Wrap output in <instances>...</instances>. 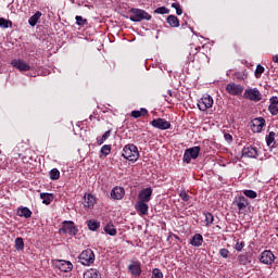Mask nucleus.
<instances>
[{
  "label": "nucleus",
  "instance_id": "nucleus-1",
  "mask_svg": "<svg viewBox=\"0 0 278 278\" xmlns=\"http://www.w3.org/2000/svg\"><path fill=\"white\" fill-rule=\"evenodd\" d=\"M123 157L125 160H128L129 162H138V159L140 157V152H138V147L136 144H127L123 149Z\"/></svg>",
  "mask_w": 278,
  "mask_h": 278
},
{
  "label": "nucleus",
  "instance_id": "nucleus-2",
  "mask_svg": "<svg viewBox=\"0 0 278 278\" xmlns=\"http://www.w3.org/2000/svg\"><path fill=\"white\" fill-rule=\"evenodd\" d=\"M130 21L140 23L141 21H151V14L142 9H130Z\"/></svg>",
  "mask_w": 278,
  "mask_h": 278
},
{
  "label": "nucleus",
  "instance_id": "nucleus-3",
  "mask_svg": "<svg viewBox=\"0 0 278 278\" xmlns=\"http://www.w3.org/2000/svg\"><path fill=\"white\" fill-rule=\"evenodd\" d=\"M199 153H201V147L195 146V147L189 148L185 150L182 161L186 164H190L192 160H197V157H199Z\"/></svg>",
  "mask_w": 278,
  "mask_h": 278
},
{
  "label": "nucleus",
  "instance_id": "nucleus-4",
  "mask_svg": "<svg viewBox=\"0 0 278 278\" xmlns=\"http://www.w3.org/2000/svg\"><path fill=\"white\" fill-rule=\"evenodd\" d=\"M78 260L83 266H91V264H94V252L90 249L84 250L79 254Z\"/></svg>",
  "mask_w": 278,
  "mask_h": 278
},
{
  "label": "nucleus",
  "instance_id": "nucleus-5",
  "mask_svg": "<svg viewBox=\"0 0 278 278\" xmlns=\"http://www.w3.org/2000/svg\"><path fill=\"white\" fill-rule=\"evenodd\" d=\"M60 233H68L70 236H77L79 229L75 226L73 222H64L62 228H60Z\"/></svg>",
  "mask_w": 278,
  "mask_h": 278
},
{
  "label": "nucleus",
  "instance_id": "nucleus-6",
  "mask_svg": "<svg viewBox=\"0 0 278 278\" xmlns=\"http://www.w3.org/2000/svg\"><path fill=\"white\" fill-rule=\"evenodd\" d=\"M214 105V99L211 96H204L198 101V108L201 112H207Z\"/></svg>",
  "mask_w": 278,
  "mask_h": 278
},
{
  "label": "nucleus",
  "instance_id": "nucleus-7",
  "mask_svg": "<svg viewBox=\"0 0 278 278\" xmlns=\"http://www.w3.org/2000/svg\"><path fill=\"white\" fill-rule=\"evenodd\" d=\"M11 65L20 71L21 73H26L27 71H31V66L27 64V62L21 59H14L11 61Z\"/></svg>",
  "mask_w": 278,
  "mask_h": 278
},
{
  "label": "nucleus",
  "instance_id": "nucleus-8",
  "mask_svg": "<svg viewBox=\"0 0 278 278\" xmlns=\"http://www.w3.org/2000/svg\"><path fill=\"white\" fill-rule=\"evenodd\" d=\"M244 99H249V101H260L262 99V93L257 88L245 89L243 93Z\"/></svg>",
  "mask_w": 278,
  "mask_h": 278
},
{
  "label": "nucleus",
  "instance_id": "nucleus-9",
  "mask_svg": "<svg viewBox=\"0 0 278 278\" xmlns=\"http://www.w3.org/2000/svg\"><path fill=\"white\" fill-rule=\"evenodd\" d=\"M251 129L254 134H262V129H264V125H266V119L264 117H256L251 122Z\"/></svg>",
  "mask_w": 278,
  "mask_h": 278
},
{
  "label": "nucleus",
  "instance_id": "nucleus-10",
  "mask_svg": "<svg viewBox=\"0 0 278 278\" xmlns=\"http://www.w3.org/2000/svg\"><path fill=\"white\" fill-rule=\"evenodd\" d=\"M260 262L262 264H266L267 266H270V264L275 263V254L270 250H265L260 255Z\"/></svg>",
  "mask_w": 278,
  "mask_h": 278
},
{
  "label": "nucleus",
  "instance_id": "nucleus-11",
  "mask_svg": "<svg viewBox=\"0 0 278 278\" xmlns=\"http://www.w3.org/2000/svg\"><path fill=\"white\" fill-rule=\"evenodd\" d=\"M226 91L228 94H232V97H238L244 92V87L237 85L236 83H230L226 86Z\"/></svg>",
  "mask_w": 278,
  "mask_h": 278
},
{
  "label": "nucleus",
  "instance_id": "nucleus-12",
  "mask_svg": "<svg viewBox=\"0 0 278 278\" xmlns=\"http://www.w3.org/2000/svg\"><path fill=\"white\" fill-rule=\"evenodd\" d=\"M150 125H152V127H155V129H161L162 131L166 130V129H170V122L166 121L165 118H156L153 119Z\"/></svg>",
  "mask_w": 278,
  "mask_h": 278
},
{
  "label": "nucleus",
  "instance_id": "nucleus-13",
  "mask_svg": "<svg viewBox=\"0 0 278 278\" xmlns=\"http://www.w3.org/2000/svg\"><path fill=\"white\" fill-rule=\"evenodd\" d=\"M55 267L61 270V273H71L73 270V263L71 261H58Z\"/></svg>",
  "mask_w": 278,
  "mask_h": 278
},
{
  "label": "nucleus",
  "instance_id": "nucleus-14",
  "mask_svg": "<svg viewBox=\"0 0 278 278\" xmlns=\"http://www.w3.org/2000/svg\"><path fill=\"white\" fill-rule=\"evenodd\" d=\"M152 194H153V189L146 188L139 192V201L143 203H149V201H151Z\"/></svg>",
  "mask_w": 278,
  "mask_h": 278
},
{
  "label": "nucleus",
  "instance_id": "nucleus-15",
  "mask_svg": "<svg viewBox=\"0 0 278 278\" xmlns=\"http://www.w3.org/2000/svg\"><path fill=\"white\" fill-rule=\"evenodd\" d=\"M128 270L134 277H140V275H142V267H140V264L138 262H132L128 266Z\"/></svg>",
  "mask_w": 278,
  "mask_h": 278
},
{
  "label": "nucleus",
  "instance_id": "nucleus-16",
  "mask_svg": "<svg viewBox=\"0 0 278 278\" xmlns=\"http://www.w3.org/2000/svg\"><path fill=\"white\" fill-rule=\"evenodd\" d=\"M125 197V189L123 187H115L111 190V198L115 201H121Z\"/></svg>",
  "mask_w": 278,
  "mask_h": 278
},
{
  "label": "nucleus",
  "instance_id": "nucleus-17",
  "mask_svg": "<svg viewBox=\"0 0 278 278\" xmlns=\"http://www.w3.org/2000/svg\"><path fill=\"white\" fill-rule=\"evenodd\" d=\"M84 201V205L89 210H92V207H94V205L97 204V198L91 193L85 194Z\"/></svg>",
  "mask_w": 278,
  "mask_h": 278
},
{
  "label": "nucleus",
  "instance_id": "nucleus-18",
  "mask_svg": "<svg viewBox=\"0 0 278 278\" xmlns=\"http://www.w3.org/2000/svg\"><path fill=\"white\" fill-rule=\"evenodd\" d=\"M242 156L243 157H257V149L253 146L244 147L242 149Z\"/></svg>",
  "mask_w": 278,
  "mask_h": 278
},
{
  "label": "nucleus",
  "instance_id": "nucleus-19",
  "mask_svg": "<svg viewBox=\"0 0 278 278\" xmlns=\"http://www.w3.org/2000/svg\"><path fill=\"white\" fill-rule=\"evenodd\" d=\"M235 203H236L239 212H244V210H247V207H249V200L243 195L239 197Z\"/></svg>",
  "mask_w": 278,
  "mask_h": 278
},
{
  "label": "nucleus",
  "instance_id": "nucleus-20",
  "mask_svg": "<svg viewBox=\"0 0 278 278\" xmlns=\"http://www.w3.org/2000/svg\"><path fill=\"white\" fill-rule=\"evenodd\" d=\"M136 210L140 212L142 216L149 213V204L147 202L139 201L136 205Z\"/></svg>",
  "mask_w": 278,
  "mask_h": 278
},
{
  "label": "nucleus",
  "instance_id": "nucleus-21",
  "mask_svg": "<svg viewBox=\"0 0 278 278\" xmlns=\"http://www.w3.org/2000/svg\"><path fill=\"white\" fill-rule=\"evenodd\" d=\"M40 16H42V12L37 11L29 17L28 25H30V27H36V25H38V21H40Z\"/></svg>",
  "mask_w": 278,
  "mask_h": 278
},
{
  "label": "nucleus",
  "instance_id": "nucleus-22",
  "mask_svg": "<svg viewBox=\"0 0 278 278\" xmlns=\"http://www.w3.org/2000/svg\"><path fill=\"white\" fill-rule=\"evenodd\" d=\"M17 216H21L23 218H31V210L26 206L20 207L17 210Z\"/></svg>",
  "mask_w": 278,
  "mask_h": 278
},
{
  "label": "nucleus",
  "instance_id": "nucleus-23",
  "mask_svg": "<svg viewBox=\"0 0 278 278\" xmlns=\"http://www.w3.org/2000/svg\"><path fill=\"white\" fill-rule=\"evenodd\" d=\"M190 244L192 247H201L203 244V236H201V233H195L192 237Z\"/></svg>",
  "mask_w": 278,
  "mask_h": 278
},
{
  "label": "nucleus",
  "instance_id": "nucleus-24",
  "mask_svg": "<svg viewBox=\"0 0 278 278\" xmlns=\"http://www.w3.org/2000/svg\"><path fill=\"white\" fill-rule=\"evenodd\" d=\"M40 199H42V203L45 205H51V202L53 201V199H55V197L53 195V193H40Z\"/></svg>",
  "mask_w": 278,
  "mask_h": 278
},
{
  "label": "nucleus",
  "instance_id": "nucleus-25",
  "mask_svg": "<svg viewBox=\"0 0 278 278\" xmlns=\"http://www.w3.org/2000/svg\"><path fill=\"white\" fill-rule=\"evenodd\" d=\"M84 278H101V273L91 268L84 273Z\"/></svg>",
  "mask_w": 278,
  "mask_h": 278
},
{
  "label": "nucleus",
  "instance_id": "nucleus-26",
  "mask_svg": "<svg viewBox=\"0 0 278 278\" xmlns=\"http://www.w3.org/2000/svg\"><path fill=\"white\" fill-rule=\"evenodd\" d=\"M87 226H88V229H90V231H97L99 227H101V223L94 219H89L87 220Z\"/></svg>",
  "mask_w": 278,
  "mask_h": 278
},
{
  "label": "nucleus",
  "instance_id": "nucleus-27",
  "mask_svg": "<svg viewBox=\"0 0 278 278\" xmlns=\"http://www.w3.org/2000/svg\"><path fill=\"white\" fill-rule=\"evenodd\" d=\"M147 114H149L147 109H140V111H132L130 116H132V118H140V116H147Z\"/></svg>",
  "mask_w": 278,
  "mask_h": 278
},
{
  "label": "nucleus",
  "instance_id": "nucleus-28",
  "mask_svg": "<svg viewBox=\"0 0 278 278\" xmlns=\"http://www.w3.org/2000/svg\"><path fill=\"white\" fill-rule=\"evenodd\" d=\"M167 23L172 27H179V18L175 15L167 16Z\"/></svg>",
  "mask_w": 278,
  "mask_h": 278
},
{
  "label": "nucleus",
  "instance_id": "nucleus-29",
  "mask_svg": "<svg viewBox=\"0 0 278 278\" xmlns=\"http://www.w3.org/2000/svg\"><path fill=\"white\" fill-rule=\"evenodd\" d=\"M15 249L16 251H23V249H25V241H23V238L17 237L15 239Z\"/></svg>",
  "mask_w": 278,
  "mask_h": 278
},
{
  "label": "nucleus",
  "instance_id": "nucleus-30",
  "mask_svg": "<svg viewBox=\"0 0 278 278\" xmlns=\"http://www.w3.org/2000/svg\"><path fill=\"white\" fill-rule=\"evenodd\" d=\"M49 175L52 181H58V179H60V169L53 168L50 170Z\"/></svg>",
  "mask_w": 278,
  "mask_h": 278
},
{
  "label": "nucleus",
  "instance_id": "nucleus-31",
  "mask_svg": "<svg viewBox=\"0 0 278 278\" xmlns=\"http://www.w3.org/2000/svg\"><path fill=\"white\" fill-rule=\"evenodd\" d=\"M104 231L105 233H108L109 236H116V228L114 227V225L112 224H108L104 227Z\"/></svg>",
  "mask_w": 278,
  "mask_h": 278
},
{
  "label": "nucleus",
  "instance_id": "nucleus-32",
  "mask_svg": "<svg viewBox=\"0 0 278 278\" xmlns=\"http://www.w3.org/2000/svg\"><path fill=\"white\" fill-rule=\"evenodd\" d=\"M0 27L2 29H8L9 27H12V21L0 17Z\"/></svg>",
  "mask_w": 278,
  "mask_h": 278
},
{
  "label": "nucleus",
  "instance_id": "nucleus-33",
  "mask_svg": "<svg viewBox=\"0 0 278 278\" xmlns=\"http://www.w3.org/2000/svg\"><path fill=\"white\" fill-rule=\"evenodd\" d=\"M239 264L242 266H247L248 264H251V260H249V256L247 254L239 255Z\"/></svg>",
  "mask_w": 278,
  "mask_h": 278
},
{
  "label": "nucleus",
  "instance_id": "nucleus-34",
  "mask_svg": "<svg viewBox=\"0 0 278 278\" xmlns=\"http://www.w3.org/2000/svg\"><path fill=\"white\" fill-rule=\"evenodd\" d=\"M172 8H174V10H176V14L178 16H181L184 14V9H181V4H179V2L172 3Z\"/></svg>",
  "mask_w": 278,
  "mask_h": 278
},
{
  "label": "nucleus",
  "instance_id": "nucleus-35",
  "mask_svg": "<svg viewBox=\"0 0 278 278\" xmlns=\"http://www.w3.org/2000/svg\"><path fill=\"white\" fill-rule=\"evenodd\" d=\"M75 20H76V25H78L79 27H84V25H88V20L83 18L81 15H77Z\"/></svg>",
  "mask_w": 278,
  "mask_h": 278
},
{
  "label": "nucleus",
  "instance_id": "nucleus-36",
  "mask_svg": "<svg viewBox=\"0 0 278 278\" xmlns=\"http://www.w3.org/2000/svg\"><path fill=\"white\" fill-rule=\"evenodd\" d=\"M154 14H170V10L166 7H160L154 10Z\"/></svg>",
  "mask_w": 278,
  "mask_h": 278
},
{
  "label": "nucleus",
  "instance_id": "nucleus-37",
  "mask_svg": "<svg viewBox=\"0 0 278 278\" xmlns=\"http://www.w3.org/2000/svg\"><path fill=\"white\" fill-rule=\"evenodd\" d=\"M111 152H112V146L110 144H104L100 150V153H102V155H110Z\"/></svg>",
  "mask_w": 278,
  "mask_h": 278
},
{
  "label": "nucleus",
  "instance_id": "nucleus-38",
  "mask_svg": "<svg viewBox=\"0 0 278 278\" xmlns=\"http://www.w3.org/2000/svg\"><path fill=\"white\" fill-rule=\"evenodd\" d=\"M275 131H270L268 136L266 137L267 147H270L275 142Z\"/></svg>",
  "mask_w": 278,
  "mask_h": 278
},
{
  "label": "nucleus",
  "instance_id": "nucleus-39",
  "mask_svg": "<svg viewBox=\"0 0 278 278\" xmlns=\"http://www.w3.org/2000/svg\"><path fill=\"white\" fill-rule=\"evenodd\" d=\"M264 71H265L264 66H262L260 64L256 66V70L254 73L256 79H260V77H262V74H264Z\"/></svg>",
  "mask_w": 278,
  "mask_h": 278
},
{
  "label": "nucleus",
  "instance_id": "nucleus-40",
  "mask_svg": "<svg viewBox=\"0 0 278 278\" xmlns=\"http://www.w3.org/2000/svg\"><path fill=\"white\" fill-rule=\"evenodd\" d=\"M243 194L249 199H257V192H255L254 190H244Z\"/></svg>",
  "mask_w": 278,
  "mask_h": 278
},
{
  "label": "nucleus",
  "instance_id": "nucleus-41",
  "mask_svg": "<svg viewBox=\"0 0 278 278\" xmlns=\"http://www.w3.org/2000/svg\"><path fill=\"white\" fill-rule=\"evenodd\" d=\"M206 227H210L214 223V215L212 213H205Z\"/></svg>",
  "mask_w": 278,
  "mask_h": 278
},
{
  "label": "nucleus",
  "instance_id": "nucleus-42",
  "mask_svg": "<svg viewBox=\"0 0 278 278\" xmlns=\"http://www.w3.org/2000/svg\"><path fill=\"white\" fill-rule=\"evenodd\" d=\"M152 278H164V274L160 268H154L152 270Z\"/></svg>",
  "mask_w": 278,
  "mask_h": 278
},
{
  "label": "nucleus",
  "instance_id": "nucleus-43",
  "mask_svg": "<svg viewBox=\"0 0 278 278\" xmlns=\"http://www.w3.org/2000/svg\"><path fill=\"white\" fill-rule=\"evenodd\" d=\"M268 110L273 116H277L278 114V108L275 104H269Z\"/></svg>",
  "mask_w": 278,
  "mask_h": 278
},
{
  "label": "nucleus",
  "instance_id": "nucleus-44",
  "mask_svg": "<svg viewBox=\"0 0 278 278\" xmlns=\"http://www.w3.org/2000/svg\"><path fill=\"white\" fill-rule=\"evenodd\" d=\"M219 255L220 257H224L225 260H227V257H229V250L223 248L219 250Z\"/></svg>",
  "mask_w": 278,
  "mask_h": 278
},
{
  "label": "nucleus",
  "instance_id": "nucleus-45",
  "mask_svg": "<svg viewBox=\"0 0 278 278\" xmlns=\"http://www.w3.org/2000/svg\"><path fill=\"white\" fill-rule=\"evenodd\" d=\"M179 197H180V199L182 200V201H190V195H188V192H186V191H180V193H179Z\"/></svg>",
  "mask_w": 278,
  "mask_h": 278
},
{
  "label": "nucleus",
  "instance_id": "nucleus-46",
  "mask_svg": "<svg viewBox=\"0 0 278 278\" xmlns=\"http://www.w3.org/2000/svg\"><path fill=\"white\" fill-rule=\"evenodd\" d=\"M244 247H245V243H244V241H238L237 243H236V245H235V249H236V251H242L243 249H244Z\"/></svg>",
  "mask_w": 278,
  "mask_h": 278
},
{
  "label": "nucleus",
  "instance_id": "nucleus-47",
  "mask_svg": "<svg viewBox=\"0 0 278 278\" xmlns=\"http://www.w3.org/2000/svg\"><path fill=\"white\" fill-rule=\"evenodd\" d=\"M269 105H278V98L277 97H271L269 99Z\"/></svg>",
  "mask_w": 278,
  "mask_h": 278
},
{
  "label": "nucleus",
  "instance_id": "nucleus-48",
  "mask_svg": "<svg viewBox=\"0 0 278 278\" xmlns=\"http://www.w3.org/2000/svg\"><path fill=\"white\" fill-rule=\"evenodd\" d=\"M224 138L226 142H233V137L230 134H225Z\"/></svg>",
  "mask_w": 278,
  "mask_h": 278
},
{
  "label": "nucleus",
  "instance_id": "nucleus-49",
  "mask_svg": "<svg viewBox=\"0 0 278 278\" xmlns=\"http://www.w3.org/2000/svg\"><path fill=\"white\" fill-rule=\"evenodd\" d=\"M111 135H112V130H106V131L102 135V140H108V138H110Z\"/></svg>",
  "mask_w": 278,
  "mask_h": 278
},
{
  "label": "nucleus",
  "instance_id": "nucleus-50",
  "mask_svg": "<svg viewBox=\"0 0 278 278\" xmlns=\"http://www.w3.org/2000/svg\"><path fill=\"white\" fill-rule=\"evenodd\" d=\"M273 62H275L276 64H278V54H276V55L273 58Z\"/></svg>",
  "mask_w": 278,
  "mask_h": 278
},
{
  "label": "nucleus",
  "instance_id": "nucleus-51",
  "mask_svg": "<svg viewBox=\"0 0 278 278\" xmlns=\"http://www.w3.org/2000/svg\"><path fill=\"white\" fill-rule=\"evenodd\" d=\"M105 142V140H103V137L101 138V140L98 141V144L101 146Z\"/></svg>",
  "mask_w": 278,
  "mask_h": 278
},
{
  "label": "nucleus",
  "instance_id": "nucleus-52",
  "mask_svg": "<svg viewBox=\"0 0 278 278\" xmlns=\"http://www.w3.org/2000/svg\"><path fill=\"white\" fill-rule=\"evenodd\" d=\"M167 92H168L169 97H173V91L172 90H168Z\"/></svg>",
  "mask_w": 278,
  "mask_h": 278
},
{
  "label": "nucleus",
  "instance_id": "nucleus-53",
  "mask_svg": "<svg viewBox=\"0 0 278 278\" xmlns=\"http://www.w3.org/2000/svg\"><path fill=\"white\" fill-rule=\"evenodd\" d=\"M235 49H238V46H237V45H235Z\"/></svg>",
  "mask_w": 278,
  "mask_h": 278
}]
</instances>
